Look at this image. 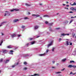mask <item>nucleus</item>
I'll list each match as a JSON object with an SVG mask.
<instances>
[{"instance_id": "nucleus-1", "label": "nucleus", "mask_w": 76, "mask_h": 76, "mask_svg": "<svg viewBox=\"0 0 76 76\" xmlns=\"http://www.w3.org/2000/svg\"><path fill=\"white\" fill-rule=\"evenodd\" d=\"M32 16H34V17L35 18H38V17H39V16H40L39 15H35V14H33L32 15Z\"/></svg>"}, {"instance_id": "nucleus-2", "label": "nucleus", "mask_w": 76, "mask_h": 76, "mask_svg": "<svg viewBox=\"0 0 76 76\" xmlns=\"http://www.w3.org/2000/svg\"><path fill=\"white\" fill-rule=\"evenodd\" d=\"M7 12L6 13H5L4 16H10V13L9 12Z\"/></svg>"}, {"instance_id": "nucleus-3", "label": "nucleus", "mask_w": 76, "mask_h": 76, "mask_svg": "<svg viewBox=\"0 0 76 76\" xmlns=\"http://www.w3.org/2000/svg\"><path fill=\"white\" fill-rule=\"evenodd\" d=\"M7 52H8V51L6 50H2V53H4V54H6Z\"/></svg>"}, {"instance_id": "nucleus-4", "label": "nucleus", "mask_w": 76, "mask_h": 76, "mask_svg": "<svg viewBox=\"0 0 76 76\" xmlns=\"http://www.w3.org/2000/svg\"><path fill=\"white\" fill-rule=\"evenodd\" d=\"M53 40L50 43V44L48 45V48L49 47H50V46L52 45V44H53Z\"/></svg>"}, {"instance_id": "nucleus-5", "label": "nucleus", "mask_w": 76, "mask_h": 76, "mask_svg": "<svg viewBox=\"0 0 76 76\" xmlns=\"http://www.w3.org/2000/svg\"><path fill=\"white\" fill-rule=\"evenodd\" d=\"M11 37L12 38H13L14 37H15L16 36V35L15 34H12L11 35Z\"/></svg>"}, {"instance_id": "nucleus-6", "label": "nucleus", "mask_w": 76, "mask_h": 76, "mask_svg": "<svg viewBox=\"0 0 76 76\" xmlns=\"http://www.w3.org/2000/svg\"><path fill=\"white\" fill-rule=\"evenodd\" d=\"M14 10H15V11H18V10H19V9H14L13 10H11V12H12L14 11Z\"/></svg>"}, {"instance_id": "nucleus-7", "label": "nucleus", "mask_w": 76, "mask_h": 76, "mask_svg": "<svg viewBox=\"0 0 76 76\" xmlns=\"http://www.w3.org/2000/svg\"><path fill=\"white\" fill-rule=\"evenodd\" d=\"M67 60V59L65 58L61 60V61L62 62H64Z\"/></svg>"}, {"instance_id": "nucleus-8", "label": "nucleus", "mask_w": 76, "mask_h": 76, "mask_svg": "<svg viewBox=\"0 0 76 76\" xmlns=\"http://www.w3.org/2000/svg\"><path fill=\"white\" fill-rule=\"evenodd\" d=\"M38 28H39V26H34V29H38Z\"/></svg>"}, {"instance_id": "nucleus-9", "label": "nucleus", "mask_w": 76, "mask_h": 76, "mask_svg": "<svg viewBox=\"0 0 76 76\" xmlns=\"http://www.w3.org/2000/svg\"><path fill=\"white\" fill-rule=\"evenodd\" d=\"M39 56H45V53H44L43 54H40L39 55Z\"/></svg>"}, {"instance_id": "nucleus-10", "label": "nucleus", "mask_w": 76, "mask_h": 76, "mask_svg": "<svg viewBox=\"0 0 76 76\" xmlns=\"http://www.w3.org/2000/svg\"><path fill=\"white\" fill-rule=\"evenodd\" d=\"M18 21H19V20L18 19H15L13 20L14 22H18Z\"/></svg>"}, {"instance_id": "nucleus-11", "label": "nucleus", "mask_w": 76, "mask_h": 76, "mask_svg": "<svg viewBox=\"0 0 76 76\" xmlns=\"http://www.w3.org/2000/svg\"><path fill=\"white\" fill-rule=\"evenodd\" d=\"M61 35L62 36V37H64L65 35H67V34H61Z\"/></svg>"}, {"instance_id": "nucleus-12", "label": "nucleus", "mask_w": 76, "mask_h": 76, "mask_svg": "<svg viewBox=\"0 0 76 76\" xmlns=\"http://www.w3.org/2000/svg\"><path fill=\"white\" fill-rule=\"evenodd\" d=\"M6 23V22H3L2 23H1V25H0V27L1 26H2V25H4V23Z\"/></svg>"}, {"instance_id": "nucleus-13", "label": "nucleus", "mask_w": 76, "mask_h": 76, "mask_svg": "<svg viewBox=\"0 0 76 76\" xmlns=\"http://www.w3.org/2000/svg\"><path fill=\"white\" fill-rule=\"evenodd\" d=\"M25 5L26 6H31V4H30V5L28 4L27 3H26L25 4Z\"/></svg>"}, {"instance_id": "nucleus-14", "label": "nucleus", "mask_w": 76, "mask_h": 76, "mask_svg": "<svg viewBox=\"0 0 76 76\" xmlns=\"http://www.w3.org/2000/svg\"><path fill=\"white\" fill-rule=\"evenodd\" d=\"M73 67V65H69L68 66V67H69V68H72Z\"/></svg>"}, {"instance_id": "nucleus-15", "label": "nucleus", "mask_w": 76, "mask_h": 76, "mask_svg": "<svg viewBox=\"0 0 76 76\" xmlns=\"http://www.w3.org/2000/svg\"><path fill=\"white\" fill-rule=\"evenodd\" d=\"M49 29L50 31H53V30L50 27L49 28Z\"/></svg>"}, {"instance_id": "nucleus-16", "label": "nucleus", "mask_w": 76, "mask_h": 76, "mask_svg": "<svg viewBox=\"0 0 76 76\" xmlns=\"http://www.w3.org/2000/svg\"><path fill=\"white\" fill-rule=\"evenodd\" d=\"M74 7H72L70 8V10H74Z\"/></svg>"}, {"instance_id": "nucleus-17", "label": "nucleus", "mask_w": 76, "mask_h": 76, "mask_svg": "<svg viewBox=\"0 0 76 76\" xmlns=\"http://www.w3.org/2000/svg\"><path fill=\"white\" fill-rule=\"evenodd\" d=\"M53 24V23H50L49 24V26H52Z\"/></svg>"}, {"instance_id": "nucleus-18", "label": "nucleus", "mask_w": 76, "mask_h": 76, "mask_svg": "<svg viewBox=\"0 0 76 76\" xmlns=\"http://www.w3.org/2000/svg\"><path fill=\"white\" fill-rule=\"evenodd\" d=\"M70 63H75V62L73 61H70Z\"/></svg>"}, {"instance_id": "nucleus-19", "label": "nucleus", "mask_w": 76, "mask_h": 76, "mask_svg": "<svg viewBox=\"0 0 76 76\" xmlns=\"http://www.w3.org/2000/svg\"><path fill=\"white\" fill-rule=\"evenodd\" d=\"M9 60H7L5 62V63H7L9 62Z\"/></svg>"}, {"instance_id": "nucleus-20", "label": "nucleus", "mask_w": 76, "mask_h": 76, "mask_svg": "<svg viewBox=\"0 0 76 76\" xmlns=\"http://www.w3.org/2000/svg\"><path fill=\"white\" fill-rule=\"evenodd\" d=\"M54 50H55V48L53 47L52 48V51L53 52H54Z\"/></svg>"}, {"instance_id": "nucleus-21", "label": "nucleus", "mask_w": 76, "mask_h": 76, "mask_svg": "<svg viewBox=\"0 0 76 76\" xmlns=\"http://www.w3.org/2000/svg\"><path fill=\"white\" fill-rule=\"evenodd\" d=\"M69 22L67 21H66L64 23L65 24V25H67V23H68Z\"/></svg>"}, {"instance_id": "nucleus-22", "label": "nucleus", "mask_w": 76, "mask_h": 76, "mask_svg": "<svg viewBox=\"0 0 76 76\" xmlns=\"http://www.w3.org/2000/svg\"><path fill=\"white\" fill-rule=\"evenodd\" d=\"M66 44L67 45H69V41H66Z\"/></svg>"}, {"instance_id": "nucleus-23", "label": "nucleus", "mask_w": 76, "mask_h": 76, "mask_svg": "<svg viewBox=\"0 0 76 76\" xmlns=\"http://www.w3.org/2000/svg\"><path fill=\"white\" fill-rule=\"evenodd\" d=\"M7 48H11L12 47H11V46H9L7 47Z\"/></svg>"}, {"instance_id": "nucleus-24", "label": "nucleus", "mask_w": 76, "mask_h": 76, "mask_svg": "<svg viewBox=\"0 0 76 76\" xmlns=\"http://www.w3.org/2000/svg\"><path fill=\"white\" fill-rule=\"evenodd\" d=\"M35 43V42H31V45H32L33 44H34Z\"/></svg>"}, {"instance_id": "nucleus-25", "label": "nucleus", "mask_w": 76, "mask_h": 76, "mask_svg": "<svg viewBox=\"0 0 76 76\" xmlns=\"http://www.w3.org/2000/svg\"><path fill=\"white\" fill-rule=\"evenodd\" d=\"M73 21V20H70V22H69V23H72V22Z\"/></svg>"}, {"instance_id": "nucleus-26", "label": "nucleus", "mask_w": 76, "mask_h": 76, "mask_svg": "<svg viewBox=\"0 0 76 76\" xmlns=\"http://www.w3.org/2000/svg\"><path fill=\"white\" fill-rule=\"evenodd\" d=\"M76 3H75V2H74L73 4H71V6H73L74 5H76Z\"/></svg>"}, {"instance_id": "nucleus-27", "label": "nucleus", "mask_w": 76, "mask_h": 76, "mask_svg": "<svg viewBox=\"0 0 76 76\" xmlns=\"http://www.w3.org/2000/svg\"><path fill=\"white\" fill-rule=\"evenodd\" d=\"M61 40H62V39L61 38H60L59 39L58 41L59 42H60V41H61Z\"/></svg>"}, {"instance_id": "nucleus-28", "label": "nucleus", "mask_w": 76, "mask_h": 76, "mask_svg": "<svg viewBox=\"0 0 76 76\" xmlns=\"http://www.w3.org/2000/svg\"><path fill=\"white\" fill-rule=\"evenodd\" d=\"M43 17H49V16L47 15H45L43 16Z\"/></svg>"}, {"instance_id": "nucleus-29", "label": "nucleus", "mask_w": 76, "mask_h": 76, "mask_svg": "<svg viewBox=\"0 0 76 76\" xmlns=\"http://www.w3.org/2000/svg\"><path fill=\"white\" fill-rule=\"evenodd\" d=\"M28 19L29 18L27 17H25L24 18V19H25V20H26V19Z\"/></svg>"}, {"instance_id": "nucleus-30", "label": "nucleus", "mask_w": 76, "mask_h": 76, "mask_svg": "<svg viewBox=\"0 0 76 76\" xmlns=\"http://www.w3.org/2000/svg\"><path fill=\"white\" fill-rule=\"evenodd\" d=\"M74 10L75 11V12H76V7H74Z\"/></svg>"}, {"instance_id": "nucleus-31", "label": "nucleus", "mask_w": 76, "mask_h": 76, "mask_svg": "<svg viewBox=\"0 0 76 76\" xmlns=\"http://www.w3.org/2000/svg\"><path fill=\"white\" fill-rule=\"evenodd\" d=\"M72 67L73 68H76V66H73L72 65Z\"/></svg>"}, {"instance_id": "nucleus-32", "label": "nucleus", "mask_w": 76, "mask_h": 76, "mask_svg": "<svg viewBox=\"0 0 76 76\" xmlns=\"http://www.w3.org/2000/svg\"><path fill=\"white\" fill-rule=\"evenodd\" d=\"M24 64H25V65H26V64H27V63L26 62H24Z\"/></svg>"}, {"instance_id": "nucleus-33", "label": "nucleus", "mask_w": 76, "mask_h": 76, "mask_svg": "<svg viewBox=\"0 0 76 76\" xmlns=\"http://www.w3.org/2000/svg\"><path fill=\"white\" fill-rule=\"evenodd\" d=\"M2 61H3V59H1L0 60V62H2Z\"/></svg>"}, {"instance_id": "nucleus-34", "label": "nucleus", "mask_w": 76, "mask_h": 76, "mask_svg": "<svg viewBox=\"0 0 76 76\" xmlns=\"http://www.w3.org/2000/svg\"><path fill=\"white\" fill-rule=\"evenodd\" d=\"M45 23L46 24H48V21H45Z\"/></svg>"}, {"instance_id": "nucleus-35", "label": "nucleus", "mask_w": 76, "mask_h": 76, "mask_svg": "<svg viewBox=\"0 0 76 76\" xmlns=\"http://www.w3.org/2000/svg\"><path fill=\"white\" fill-rule=\"evenodd\" d=\"M3 40H1V42L0 44V45H1V44H2V43H3Z\"/></svg>"}, {"instance_id": "nucleus-36", "label": "nucleus", "mask_w": 76, "mask_h": 76, "mask_svg": "<svg viewBox=\"0 0 76 76\" xmlns=\"http://www.w3.org/2000/svg\"><path fill=\"white\" fill-rule=\"evenodd\" d=\"M15 67V65H13L12 66V68H14V67Z\"/></svg>"}, {"instance_id": "nucleus-37", "label": "nucleus", "mask_w": 76, "mask_h": 76, "mask_svg": "<svg viewBox=\"0 0 76 76\" xmlns=\"http://www.w3.org/2000/svg\"><path fill=\"white\" fill-rule=\"evenodd\" d=\"M25 26H23L22 27V28H23V29L24 28H25Z\"/></svg>"}, {"instance_id": "nucleus-38", "label": "nucleus", "mask_w": 76, "mask_h": 76, "mask_svg": "<svg viewBox=\"0 0 76 76\" xmlns=\"http://www.w3.org/2000/svg\"><path fill=\"white\" fill-rule=\"evenodd\" d=\"M9 54H12V55H13V53L12 52H10L9 53Z\"/></svg>"}, {"instance_id": "nucleus-39", "label": "nucleus", "mask_w": 76, "mask_h": 76, "mask_svg": "<svg viewBox=\"0 0 76 76\" xmlns=\"http://www.w3.org/2000/svg\"><path fill=\"white\" fill-rule=\"evenodd\" d=\"M49 51V50H48V49L46 50V52L47 53H48V52Z\"/></svg>"}, {"instance_id": "nucleus-40", "label": "nucleus", "mask_w": 76, "mask_h": 76, "mask_svg": "<svg viewBox=\"0 0 76 76\" xmlns=\"http://www.w3.org/2000/svg\"><path fill=\"white\" fill-rule=\"evenodd\" d=\"M69 13H73V12L72 11H70V12H69Z\"/></svg>"}, {"instance_id": "nucleus-41", "label": "nucleus", "mask_w": 76, "mask_h": 76, "mask_svg": "<svg viewBox=\"0 0 76 76\" xmlns=\"http://www.w3.org/2000/svg\"><path fill=\"white\" fill-rule=\"evenodd\" d=\"M61 73V72H56V73L57 74H58V73Z\"/></svg>"}, {"instance_id": "nucleus-42", "label": "nucleus", "mask_w": 76, "mask_h": 76, "mask_svg": "<svg viewBox=\"0 0 76 76\" xmlns=\"http://www.w3.org/2000/svg\"><path fill=\"white\" fill-rule=\"evenodd\" d=\"M1 34L2 36H3V35H4V34L3 33H1Z\"/></svg>"}, {"instance_id": "nucleus-43", "label": "nucleus", "mask_w": 76, "mask_h": 76, "mask_svg": "<svg viewBox=\"0 0 76 76\" xmlns=\"http://www.w3.org/2000/svg\"><path fill=\"white\" fill-rule=\"evenodd\" d=\"M23 69H24V70H26V69H27V68H26L25 67V68H24Z\"/></svg>"}, {"instance_id": "nucleus-44", "label": "nucleus", "mask_w": 76, "mask_h": 76, "mask_svg": "<svg viewBox=\"0 0 76 76\" xmlns=\"http://www.w3.org/2000/svg\"><path fill=\"white\" fill-rule=\"evenodd\" d=\"M64 9H67V10H68V9H69V8H66V7H65Z\"/></svg>"}, {"instance_id": "nucleus-45", "label": "nucleus", "mask_w": 76, "mask_h": 76, "mask_svg": "<svg viewBox=\"0 0 76 76\" xmlns=\"http://www.w3.org/2000/svg\"><path fill=\"white\" fill-rule=\"evenodd\" d=\"M65 70V68H64L63 69H61V71H63V70Z\"/></svg>"}, {"instance_id": "nucleus-46", "label": "nucleus", "mask_w": 76, "mask_h": 76, "mask_svg": "<svg viewBox=\"0 0 76 76\" xmlns=\"http://www.w3.org/2000/svg\"><path fill=\"white\" fill-rule=\"evenodd\" d=\"M75 34H73V37H75Z\"/></svg>"}, {"instance_id": "nucleus-47", "label": "nucleus", "mask_w": 76, "mask_h": 76, "mask_svg": "<svg viewBox=\"0 0 76 76\" xmlns=\"http://www.w3.org/2000/svg\"><path fill=\"white\" fill-rule=\"evenodd\" d=\"M18 62H17L16 63V64H15V65H18Z\"/></svg>"}, {"instance_id": "nucleus-48", "label": "nucleus", "mask_w": 76, "mask_h": 76, "mask_svg": "<svg viewBox=\"0 0 76 76\" xmlns=\"http://www.w3.org/2000/svg\"><path fill=\"white\" fill-rule=\"evenodd\" d=\"M27 56H29V55L28 54H27L26 55V56L27 57Z\"/></svg>"}, {"instance_id": "nucleus-49", "label": "nucleus", "mask_w": 76, "mask_h": 76, "mask_svg": "<svg viewBox=\"0 0 76 76\" xmlns=\"http://www.w3.org/2000/svg\"><path fill=\"white\" fill-rule=\"evenodd\" d=\"M52 63L53 64H54V63H55V61H52Z\"/></svg>"}, {"instance_id": "nucleus-50", "label": "nucleus", "mask_w": 76, "mask_h": 76, "mask_svg": "<svg viewBox=\"0 0 76 76\" xmlns=\"http://www.w3.org/2000/svg\"><path fill=\"white\" fill-rule=\"evenodd\" d=\"M70 45H72V43H70V44H69Z\"/></svg>"}, {"instance_id": "nucleus-51", "label": "nucleus", "mask_w": 76, "mask_h": 76, "mask_svg": "<svg viewBox=\"0 0 76 76\" xmlns=\"http://www.w3.org/2000/svg\"><path fill=\"white\" fill-rule=\"evenodd\" d=\"M76 74V72H75L74 73H73V75H75Z\"/></svg>"}, {"instance_id": "nucleus-52", "label": "nucleus", "mask_w": 76, "mask_h": 76, "mask_svg": "<svg viewBox=\"0 0 76 76\" xmlns=\"http://www.w3.org/2000/svg\"><path fill=\"white\" fill-rule=\"evenodd\" d=\"M73 73L71 72L69 74V75H72V74Z\"/></svg>"}, {"instance_id": "nucleus-53", "label": "nucleus", "mask_w": 76, "mask_h": 76, "mask_svg": "<svg viewBox=\"0 0 76 76\" xmlns=\"http://www.w3.org/2000/svg\"><path fill=\"white\" fill-rule=\"evenodd\" d=\"M75 18V17H71V19L73 18Z\"/></svg>"}, {"instance_id": "nucleus-54", "label": "nucleus", "mask_w": 76, "mask_h": 76, "mask_svg": "<svg viewBox=\"0 0 76 76\" xmlns=\"http://www.w3.org/2000/svg\"><path fill=\"white\" fill-rule=\"evenodd\" d=\"M26 46H28L29 45V44L28 43L26 44Z\"/></svg>"}, {"instance_id": "nucleus-55", "label": "nucleus", "mask_w": 76, "mask_h": 76, "mask_svg": "<svg viewBox=\"0 0 76 76\" xmlns=\"http://www.w3.org/2000/svg\"><path fill=\"white\" fill-rule=\"evenodd\" d=\"M18 37H20V35H18Z\"/></svg>"}, {"instance_id": "nucleus-56", "label": "nucleus", "mask_w": 76, "mask_h": 76, "mask_svg": "<svg viewBox=\"0 0 76 76\" xmlns=\"http://www.w3.org/2000/svg\"><path fill=\"white\" fill-rule=\"evenodd\" d=\"M39 5L40 6H42V4H40Z\"/></svg>"}, {"instance_id": "nucleus-57", "label": "nucleus", "mask_w": 76, "mask_h": 76, "mask_svg": "<svg viewBox=\"0 0 76 76\" xmlns=\"http://www.w3.org/2000/svg\"><path fill=\"white\" fill-rule=\"evenodd\" d=\"M52 68H53H53L55 69V68H56V67H52Z\"/></svg>"}, {"instance_id": "nucleus-58", "label": "nucleus", "mask_w": 76, "mask_h": 76, "mask_svg": "<svg viewBox=\"0 0 76 76\" xmlns=\"http://www.w3.org/2000/svg\"><path fill=\"white\" fill-rule=\"evenodd\" d=\"M28 15H30V14H31V13H30V12H28Z\"/></svg>"}, {"instance_id": "nucleus-59", "label": "nucleus", "mask_w": 76, "mask_h": 76, "mask_svg": "<svg viewBox=\"0 0 76 76\" xmlns=\"http://www.w3.org/2000/svg\"><path fill=\"white\" fill-rule=\"evenodd\" d=\"M66 6L67 7H69V5H66Z\"/></svg>"}, {"instance_id": "nucleus-60", "label": "nucleus", "mask_w": 76, "mask_h": 76, "mask_svg": "<svg viewBox=\"0 0 76 76\" xmlns=\"http://www.w3.org/2000/svg\"><path fill=\"white\" fill-rule=\"evenodd\" d=\"M32 38H30V40H32Z\"/></svg>"}, {"instance_id": "nucleus-61", "label": "nucleus", "mask_w": 76, "mask_h": 76, "mask_svg": "<svg viewBox=\"0 0 76 76\" xmlns=\"http://www.w3.org/2000/svg\"><path fill=\"white\" fill-rule=\"evenodd\" d=\"M10 52H13V50H11L10 51Z\"/></svg>"}, {"instance_id": "nucleus-62", "label": "nucleus", "mask_w": 76, "mask_h": 76, "mask_svg": "<svg viewBox=\"0 0 76 76\" xmlns=\"http://www.w3.org/2000/svg\"><path fill=\"white\" fill-rule=\"evenodd\" d=\"M60 29L59 28H56V29Z\"/></svg>"}, {"instance_id": "nucleus-63", "label": "nucleus", "mask_w": 76, "mask_h": 76, "mask_svg": "<svg viewBox=\"0 0 76 76\" xmlns=\"http://www.w3.org/2000/svg\"><path fill=\"white\" fill-rule=\"evenodd\" d=\"M39 36H37L36 38H39Z\"/></svg>"}, {"instance_id": "nucleus-64", "label": "nucleus", "mask_w": 76, "mask_h": 76, "mask_svg": "<svg viewBox=\"0 0 76 76\" xmlns=\"http://www.w3.org/2000/svg\"><path fill=\"white\" fill-rule=\"evenodd\" d=\"M63 6H65V5H66V4H63Z\"/></svg>"}]
</instances>
